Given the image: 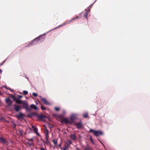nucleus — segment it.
I'll return each instance as SVG.
<instances>
[{
  "mask_svg": "<svg viewBox=\"0 0 150 150\" xmlns=\"http://www.w3.org/2000/svg\"><path fill=\"white\" fill-rule=\"evenodd\" d=\"M45 35L40 36L38 37L33 39V40H32L31 42L26 46V47H30L34 45H36L41 42L42 41L44 40L45 38Z\"/></svg>",
  "mask_w": 150,
  "mask_h": 150,
  "instance_id": "nucleus-1",
  "label": "nucleus"
},
{
  "mask_svg": "<svg viewBox=\"0 0 150 150\" xmlns=\"http://www.w3.org/2000/svg\"><path fill=\"white\" fill-rule=\"evenodd\" d=\"M10 96L13 99V100L15 101L16 103L19 104L23 103V102L22 100L17 99L16 97L12 94H11Z\"/></svg>",
  "mask_w": 150,
  "mask_h": 150,
  "instance_id": "nucleus-2",
  "label": "nucleus"
},
{
  "mask_svg": "<svg viewBox=\"0 0 150 150\" xmlns=\"http://www.w3.org/2000/svg\"><path fill=\"white\" fill-rule=\"evenodd\" d=\"M90 132H93L95 136L98 137L103 134L102 132L99 131H95L93 129H90L89 131Z\"/></svg>",
  "mask_w": 150,
  "mask_h": 150,
  "instance_id": "nucleus-3",
  "label": "nucleus"
},
{
  "mask_svg": "<svg viewBox=\"0 0 150 150\" xmlns=\"http://www.w3.org/2000/svg\"><path fill=\"white\" fill-rule=\"evenodd\" d=\"M22 104L23 105V107L26 110V111H30V108L29 107L28 103L23 102Z\"/></svg>",
  "mask_w": 150,
  "mask_h": 150,
  "instance_id": "nucleus-4",
  "label": "nucleus"
},
{
  "mask_svg": "<svg viewBox=\"0 0 150 150\" xmlns=\"http://www.w3.org/2000/svg\"><path fill=\"white\" fill-rule=\"evenodd\" d=\"M40 100L44 104L47 105H50V103L47 100L46 98H42L41 96H40Z\"/></svg>",
  "mask_w": 150,
  "mask_h": 150,
  "instance_id": "nucleus-5",
  "label": "nucleus"
},
{
  "mask_svg": "<svg viewBox=\"0 0 150 150\" xmlns=\"http://www.w3.org/2000/svg\"><path fill=\"white\" fill-rule=\"evenodd\" d=\"M46 117L45 115H37V117L38 119L40 120L43 121L45 120Z\"/></svg>",
  "mask_w": 150,
  "mask_h": 150,
  "instance_id": "nucleus-6",
  "label": "nucleus"
},
{
  "mask_svg": "<svg viewBox=\"0 0 150 150\" xmlns=\"http://www.w3.org/2000/svg\"><path fill=\"white\" fill-rule=\"evenodd\" d=\"M6 103L7 104L8 106H10L11 105L13 101L11 100L10 98H7L5 99Z\"/></svg>",
  "mask_w": 150,
  "mask_h": 150,
  "instance_id": "nucleus-7",
  "label": "nucleus"
},
{
  "mask_svg": "<svg viewBox=\"0 0 150 150\" xmlns=\"http://www.w3.org/2000/svg\"><path fill=\"white\" fill-rule=\"evenodd\" d=\"M74 125L77 128L80 129L82 127L83 125L81 122H79L78 123H74Z\"/></svg>",
  "mask_w": 150,
  "mask_h": 150,
  "instance_id": "nucleus-8",
  "label": "nucleus"
},
{
  "mask_svg": "<svg viewBox=\"0 0 150 150\" xmlns=\"http://www.w3.org/2000/svg\"><path fill=\"white\" fill-rule=\"evenodd\" d=\"M79 17L78 16H77L76 18H72V19L66 21L64 23V24H67L71 23L74 20H75L76 18H79Z\"/></svg>",
  "mask_w": 150,
  "mask_h": 150,
  "instance_id": "nucleus-9",
  "label": "nucleus"
},
{
  "mask_svg": "<svg viewBox=\"0 0 150 150\" xmlns=\"http://www.w3.org/2000/svg\"><path fill=\"white\" fill-rule=\"evenodd\" d=\"M77 119L76 115L74 114L71 115L70 117V119L71 121H74Z\"/></svg>",
  "mask_w": 150,
  "mask_h": 150,
  "instance_id": "nucleus-10",
  "label": "nucleus"
},
{
  "mask_svg": "<svg viewBox=\"0 0 150 150\" xmlns=\"http://www.w3.org/2000/svg\"><path fill=\"white\" fill-rule=\"evenodd\" d=\"M14 108L15 110L17 112H18L21 109V107L16 104H14L13 105Z\"/></svg>",
  "mask_w": 150,
  "mask_h": 150,
  "instance_id": "nucleus-11",
  "label": "nucleus"
},
{
  "mask_svg": "<svg viewBox=\"0 0 150 150\" xmlns=\"http://www.w3.org/2000/svg\"><path fill=\"white\" fill-rule=\"evenodd\" d=\"M44 131L45 134V137L46 138H48V137H49V131L46 127H45V128Z\"/></svg>",
  "mask_w": 150,
  "mask_h": 150,
  "instance_id": "nucleus-12",
  "label": "nucleus"
},
{
  "mask_svg": "<svg viewBox=\"0 0 150 150\" xmlns=\"http://www.w3.org/2000/svg\"><path fill=\"white\" fill-rule=\"evenodd\" d=\"M24 116V114L21 112H20L19 114L16 115V117L19 119H23V116Z\"/></svg>",
  "mask_w": 150,
  "mask_h": 150,
  "instance_id": "nucleus-13",
  "label": "nucleus"
},
{
  "mask_svg": "<svg viewBox=\"0 0 150 150\" xmlns=\"http://www.w3.org/2000/svg\"><path fill=\"white\" fill-rule=\"evenodd\" d=\"M0 142L4 144H6L7 142L2 137H0Z\"/></svg>",
  "mask_w": 150,
  "mask_h": 150,
  "instance_id": "nucleus-14",
  "label": "nucleus"
},
{
  "mask_svg": "<svg viewBox=\"0 0 150 150\" xmlns=\"http://www.w3.org/2000/svg\"><path fill=\"white\" fill-rule=\"evenodd\" d=\"M30 107L31 108L35 110H37L38 109V108L36 105L34 104L31 105L30 106Z\"/></svg>",
  "mask_w": 150,
  "mask_h": 150,
  "instance_id": "nucleus-15",
  "label": "nucleus"
},
{
  "mask_svg": "<svg viewBox=\"0 0 150 150\" xmlns=\"http://www.w3.org/2000/svg\"><path fill=\"white\" fill-rule=\"evenodd\" d=\"M62 122H65L66 124H68L69 123V121L67 118H64L62 120Z\"/></svg>",
  "mask_w": 150,
  "mask_h": 150,
  "instance_id": "nucleus-16",
  "label": "nucleus"
},
{
  "mask_svg": "<svg viewBox=\"0 0 150 150\" xmlns=\"http://www.w3.org/2000/svg\"><path fill=\"white\" fill-rule=\"evenodd\" d=\"M32 127L33 129V130L34 131V132H35V133L36 134L38 132V129L35 127L34 125H32Z\"/></svg>",
  "mask_w": 150,
  "mask_h": 150,
  "instance_id": "nucleus-17",
  "label": "nucleus"
},
{
  "mask_svg": "<svg viewBox=\"0 0 150 150\" xmlns=\"http://www.w3.org/2000/svg\"><path fill=\"white\" fill-rule=\"evenodd\" d=\"M69 146L68 145H65L64 147L62 148V150H67L69 148Z\"/></svg>",
  "mask_w": 150,
  "mask_h": 150,
  "instance_id": "nucleus-18",
  "label": "nucleus"
},
{
  "mask_svg": "<svg viewBox=\"0 0 150 150\" xmlns=\"http://www.w3.org/2000/svg\"><path fill=\"white\" fill-rule=\"evenodd\" d=\"M71 139L73 140H75L76 139V136L75 134H71Z\"/></svg>",
  "mask_w": 150,
  "mask_h": 150,
  "instance_id": "nucleus-19",
  "label": "nucleus"
},
{
  "mask_svg": "<svg viewBox=\"0 0 150 150\" xmlns=\"http://www.w3.org/2000/svg\"><path fill=\"white\" fill-rule=\"evenodd\" d=\"M27 143L30 146H31L33 145L34 144L33 142H28Z\"/></svg>",
  "mask_w": 150,
  "mask_h": 150,
  "instance_id": "nucleus-20",
  "label": "nucleus"
},
{
  "mask_svg": "<svg viewBox=\"0 0 150 150\" xmlns=\"http://www.w3.org/2000/svg\"><path fill=\"white\" fill-rule=\"evenodd\" d=\"M83 116L85 118H87L88 116V113H86L84 114L83 115Z\"/></svg>",
  "mask_w": 150,
  "mask_h": 150,
  "instance_id": "nucleus-21",
  "label": "nucleus"
},
{
  "mask_svg": "<svg viewBox=\"0 0 150 150\" xmlns=\"http://www.w3.org/2000/svg\"><path fill=\"white\" fill-rule=\"evenodd\" d=\"M88 14V13L87 12H86L85 13H84L83 15L84 17L86 18L87 19Z\"/></svg>",
  "mask_w": 150,
  "mask_h": 150,
  "instance_id": "nucleus-22",
  "label": "nucleus"
},
{
  "mask_svg": "<svg viewBox=\"0 0 150 150\" xmlns=\"http://www.w3.org/2000/svg\"><path fill=\"white\" fill-rule=\"evenodd\" d=\"M71 144H72V143H71V141H69V140L67 142V145H68L69 146V145H71Z\"/></svg>",
  "mask_w": 150,
  "mask_h": 150,
  "instance_id": "nucleus-23",
  "label": "nucleus"
},
{
  "mask_svg": "<svg viewBox=\"0 0 150 150\" xmlns=\"http://www.w3.org/2000/svg\"><path fill=\"white\" fill-rule=\"evenodd\" d=\"M28 92L26 91H23V93L24 95H26L28 94Z\"/></svg>",
  "mask_w": 150,
  "mask_h": 150,
  "instance_id": "nucleus-24",
  "label": "nucleus"
},
{
  "mask_svg": "<svg viewBox=\"0 0 150 150\" xmlns=\"http://www.w3.org/2000/svg\"><path fill=\"white\" fill-rule=\"evenodd\" d=\"M23 130H20L19 131V133L21 135H23Z\"/></svg>",
  "mask_w": 150,
  "mask_h": 150,
  "instance_id": "nucleus-25",
  "label": "nucleus"
},
{
  "mask_svg": "<svg viewBox=\"0 0 150 150\" xmlns=\"http://www.w3.org/2000/svg\"><path fill=\"white\" fill-rule=\"evenodd\" d=\"M32 94H33V95L35 97H36L38 95L37 93H33Z\"/></svg>",
  "mask_w": 150,
  "mask_h": 150,
  "instance_id": "nucleus-26",
  "label": "nucleus"
},
{
  "mask_svg": "<svg viewBox=\"0 0 150 150\" xmlns=\"http://www.w3.org/2000/svg\"><path fill=\"white\" fill-rule=\"evenodd\" d=\"M46 143L47 144H48L49 143V137H48V138H46Z\"/></svg>",
  "mask_w": 150,
  "mask_h": 150,
  "instance_id": "nucleus-27",
  "label": "nucleus"
},
{
  "mask_svg": "<svg viewBox=\"0 0 150 150\" xmlns=\"http://www.w3.org/2000/svg\"><path fill=\"white\" fill-rule=\"evenodd\" d=\"M41 108L42 110H45V109H46L45 108V107L44 106H43V105H41Z\"/></svg>",
  "mask_w": 150,
  "mask_h": 150,
  "instance_id": "nucleus-28",
  "label": "nucleus"
},
{
  "mask_svg": "<svg viewBox=\"0 0 150 150\" xmlns=\"http://www.w3.org/2000/svg\"><path fill=\"white\" fill-rule=\"evenodd\" d=\"M54 109L55 111H58L59 110V108H58V107H55L54 108Z\"/></svg>",
  "mask_w": 150,
  "mask_h": 150,
  "instance_id": "nucleus-29",
  "label": "nucleus"
},
{
  "mask_svg": "<svg viewBox=\"0 0 150 150\" xmlns=\"http://www.w3.org/2000/svg\"><path fill=\"white\" fill-rule=\"evenodd\" d=\"M74 123L75 122H74V121H71V120H70V121L69 122V123H70L71 124H74Z\"/></svg>",
  "mask_w": 150,
  "mask_h": 150,
  "instance_id": "nucleus-30",
  "label": "nucleus"
},
{
  "mask_svg": "<svg viewBox=\"0 0 150 150\" xmlns=\"http://www.w3.org/2000/svg\"><path fill=\"white\" fill-rule=\"evenodd\" d=\"M54 143L56 145L57 144V141H56L55 140H54L53 141Z\"/></svg>",
  "mask_w": 150,
  "mask_h": 150,
  "instance_id": "nucleus-31",
  "label": "nucleus"
},
{
  "mask_svg": "<svg viewBox=\"0 0 150 150\" xmlns=\"http://www.w3.org/2000/svg\"><path fill=\"white\" fill-rule=\"evenodd\" d=\"M33 138H31V139H27L29 142H30V141H33Z\"/></svg>",
  "mask_w": 150,
  "mask_h": 150,
  "instance_id": "nucleus-32",
  "label": "nucleus"
},
{
  "mask_svg": "<svg viewBox=\"0 0 150 150\" xmlns=\"http://www.w3.org/2000/svg\"><path fill=\"white\" fill-rule=\"evenodd\" d=\"M90 148L88 147H86L84 149V150H89Z\"/></svg>",
  "mask_w": 150,
  "mask_h": 150,
  "instance_id": "nucleus-33",
  "label": "nucleus"
},
{
  "mask_svg": "<svg viewBox=\"0 0 150 150\" xmlns=\"http://www.w3.org/2000/svg\"><path fill=\"white\" fill-rule=\"evenodd\" d=\"M23 97L21 95H18V97L19 98H21Z\"/></svg>",
  "mask_w": 150,
  "mask_h": 150,
  "instance_id": "nucleus-34",
  "label": "nucleus"
},
{
  "mask_svg": "<svg viewBox=\"0 0 150 150\" xmlns=\"http://www.w3.org/2000/svg\"><path fill=\"white\" fill-rule=\"evenodd\" d=\"M90 140L91 141V142L93 143H94V142L93 140V139H92V138H90Z\"/></svg>",
  "mask_w": 150,
  "mask_h": 150,
  "instance_id": "nucleus-35",
  "label": "nucleus"
},
{
  "mask_svg": "<svg viewBox=\"0 0 150 150\" xmlns=\"http://www.w3.org/2000/svg\"><path fill=\"white\" fill-rule=\"evenodd\" d=\"M7 89L9 90H10V91H13L10 88H7Z\"/></svg>",
  "mask_w": 150,
  "mask_h": 150,
  "instance_id": "nucleus-36",
  "label": "nucleus"
},
{
  "mask_svg": "<svg viewBox=\"0 0 150 150\" xmlns=\"http://www.w3.org/2000/svg\"><path fill=\"white\" fill-rule=\"evenodd\" d=\"M40 149L41 150H45L43 148H40Z\"/></svg>",
  "mask_w": 150,
  "mask_h": 150,
  "instance_id": "nucleus-37",
  "label": "nucleus"
},
{
  "mask_svg": "<svg viewBox=\"0 0 150 150\" xmlns=\"http://www.w3.org/2000/svg\"><path fill=\"white\" fill-rule=\"evenodd\" d=\"M0 73L1 74L2 73V71L0 69Z\"/></svg>",
  "mask_w": 150,
  "mask_h": 150,
  "instance_id": "nucleus-38",
  "label": "nucleus"
},
{
  "mask_svg": "<svg viewBox=\"0 0 150 150\" xmlns=\"http://www.w3.org/2000/svg\"><path fill=\"white\" fill-rule=\"evenodd\" d=\"M16 125L15 124H14V126H13V127H16Z\"/></svg>",
  "mask_w": 150,
  "mask_h": 150,
  "instance_id": "nucleus-39",
  "label": "nucleus"
},
{
  "mask_svg": "<svg viewBox=\"0 0 150 150\" xmlns=\"http://www.w3.org/2000/svg\"><path fill=\"white\" fill-rule=\"evenodd\" d=\"M76 150H80L79 149V148H77L76 149Z\"/></svg>",
  "mask_w": 150,
  "mask_h": 150,
  "instance_id": "nucleus-40",
  "label": "nucleus"
},
{
  "mask_svg": "<svg viewBox=\"0 0 150 150\" xmlns=\"http://www.w3.org/2000/svg\"><path fill=\"white\" fill-rule=\"evenodd\" d=\"M52 127H52V126H50V128H52Z\"/></svg>",
  "mask_w": 150,
  "mask_h": 150,
  "instance_id": "nucleus-41",
  "label": "nucleus"
},
{
  "mask_svg": "<svg viewBox=\"0 0 150 150\" xmlns=\"http://www.w3.org/2000/svg\"><path fill=\"white\" fill-rule=\"evenodd\" d=\"M6 88L7 89V88H7V87H6Z\"/></svg>",
  "mask_w": 150,
  "mask_h": 150,
  "instance_id": "nucleus-42",
  "label": "nucleus"
},
{
  "mask_svg": "<svg viewBox=\"0 0 150 150\" xmlns=\"http://www.w3.org/2000/svg\"><path fill=\"white\" fill-rule=\"evenodd\" d=\"M36 103L37 104H38V103L36 102Z\"/></svg>",
  "mask_w": 150,
  "mask_h": 150,
  "instance_id": "nucleus-43",
  "label": "nucleus"
},
{
  "mask_svg": "<svg viewBox=\"0 0 150 150\" xmlns=\"http://www.w3.org/2000/svg\"><path fill=\"white\" fill-rule=\"evenodd\" d=\"M1 93V92H0V94Z\"/></svg>",
  "mask_w": 150,
  "mask_h": 150,
  "instance_id": "nucleus-44",
  "label": "nucleus"
}]
</instances>
